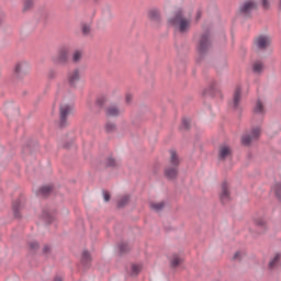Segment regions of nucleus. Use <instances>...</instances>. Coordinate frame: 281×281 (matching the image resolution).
<instances>
[{"instance_id":"nucleus-39","label":"nucleus","mask_w":281,"mask_h":281,"mask_svg":"<svg viewBox=\"0 0 281 281\" xmlns=\"http://www.w3.org/2000/svg\"><path fill=\"white\" fill-rule=\"evenodd\" d=\"M240 258H241V254L240 252H236L234 255V260H240Z\"/></svg>"},{"instance_id":"nucleus-32","label":"nucleus","mask_w":281,"mask_h":281,"mask_svg":"<svg viewBox=\"0 0 281 281\" xmlns=\"http://www.w3.org/2000/svg\"><path fill=\"white\" fill-rule=\"evenodd\" d=\"M29 247L32 251H36L38 249V244L36 241H32L29 244Z\"/></svg>"},{"instance_id":"nucleus-42","label":"nucleus","mask_w":281,"mask_h":281,"mask_svg":"<svg viewBox=\"0 0 281 281\" xmlns=\"http://www.w3.org/2000/svg\"><path fill=\"white\" fill-rule=\"evenodd\" d=\"M279 7L281 8V0H279Z\"/></svg>"},{"instance_id":"nucleus-12","label":"nucleus","mask_w":281,"mask_h":281,"mask_svg":"<svg viewBox=\"0 0 281 281\" xmlns=\"http://www.w3.org/2000/svg\"><path fill=\"white\" fill-rule=\"evenodd\" d=\"M220 159H229L232 157V148L227 145H222L218 149Z\"/></svg>"},{"instance_id":"nucleus-20","label":"nucleus","mask_w":281,"mask_h":281,"mask_svg":"<svg viewBox=\"0 0 281 281\" xmlns=\"http://www.w3.org/2000/svg\"><path fill=\"white\" fill-rule=\"evenodd\" d=\"M27 63L23 61V63H20L15 66V72H18L19 75L21 74H25V71H27Z\"/></svg>"},{"instance_id":"nucleus-9","label":"nucleus","mask_w":281,"mask_h":281,"mask_svg":"<svg viewBox=\"0 0 281 281\" xmlns=\"http://www.w3.org/2000/svg\"><path fill=\"white\" fill-rule=\"evenodd\" d=\"M257 8H258V4H256V2L248 0L241 4L239 12L244 16H249V14L252 13L254 10H256Z\"/></svg>"},{"instance_id":"nucleus-6","label":"nucleus","mask_w":281,"mask_h":281,"mask_svg":"<svg viewBox=\"0 0 281 281\" xmlns=\"http://www.w3.org/2000/svg\"><path fill=\"white\" fill-rule=\"evenodd\" d=\"M82 74L79 68H75L67 74V82L70 87H78Z\"/></svg>"},{"instance_id":"nucleus-3","label":"nucleus","mask_w":281,"mask_h":281,"mask_svg":"<svg viewBox=\"0 0 281 281\" xmlns=\"http://www.w3.org/2000/svg\"><path fill=\"white\" fill-rule=\"evenodd\" d=\"M71 111H74V105L61 103L59 108V126H67V119L71 115Z\"/></svg>"},{"instance_id":"nucleus-2","label":"nucleus","mask_w":281,"mask_h":281,"mask_svg":"<svg viewBox=\"0 0 281 281\" xmlns=\"http://www.w3.org/2000/svg\"><path fill=\"white\" fill-rule=\"evenodd\" d=\"M170 166L165 169V177L167 179H177V175H179V156H177V151H170Z\"/></svg>"},{"instance_id":"nucleus-26","label":"nucleus","mask_w":281,"mask_h":281,"mask_svg":"<svg viewBox=\"0 0 281 281\" xmlns=\"http://www.w3.org/2000/svg\"><path fill=\"white\" fill-rule=\"evenodd\" d=\"M49 192H52V186H44L40 189V194H42V196H47Z\"/></svg>"},{"instance_id":"nucleus-31","label":"nucleus","mask_w":281,"mask_h":281,"mask_svg":"<svg viewBox=\"0 0 281 281\" xmlns=\"http://www.w3.org/2000/svg\"><path fill=\"white\" fill-rule=\"evenodd\" d=\"M271 1L273 0H262L263 10H269V8H271Z\"/></svg>"},{"instance_id":"nucleus-1","label":"nucleus","mask_w":281,"mask_h":281,"mask_svg":"<svg viewBox=\"0 0 281 281\" xmlns=\"http://www.w3.org/2000/svg\"><path fill=\"white\" fill-rule=\"evenodd\" d=\"M168 23L176 32L188 34V31L192 27V15L188 14L183 9H178L175 11L173 15L168 19Z\"/></svg>"},{"instance_id":"nucleus-7","label":"nucleus","mask_w":281,"mask_h":281,"mask_svg":"<svg viewBox=\"0 0 281 281\" xmlns=\"http://www.w3.org/2000/svg\"><path fill=\"white\" fill-rule=\"evenodd\" d=\"M271 45V37L267 35H259L255 38V47L256 49H267Z\"/></svg>"},{"instance_id":"nucleus-5","label":"nucleus","mask_w":281,"mask_h":281,"mask_svg":"<svg viewBox=\"0 0 281 281\" xmlns=\"http://www.w3.org/2000/svg\"><path fill=\"white\" fill-rule=\"evenodd\" d=\"M53 60L56 65H67L69 60V48H60Z\"/></svg>"},{"instance_id":"nucleus-30","label":"nucleus","mask_w":281,"mask_h":281,"mask_svg":"<svg viewBox=\"0 0 281 281\" xmlns=\"http://www.w3.org/2000/svg\"><path fill=\"white\" fill-rule=\"evenodd\" d=\"M105 131L106 133H113L115 131V123H106Z\"/></svg>"},{"instance_id":"nucleus-35","label":"nucleus","mask_w":281,"mask_h":281,"mask_svg":"<svg viewBox=\"0 0 281 281\" xmlns=\"http://www.w3.org/2000/svg\"><path fill=\"white\" fill-rule=\"evenodd\" d=\"M125 100H126L127 104H131V102L133 101V94L127 93V94L125 95Z\"/></svg>"},{"instance_id":"nucleus-25","label":"nucleus","mask_w":281,"mask_h":281,"mask_svg":"<svg viewBox=\"0 0 281 281\" xmlns=\"http://www.w3.org/2000/svg\"><path fill=\"white\" fill-rule=\"evenodd\" d=\"M34 5V0H24L23 2V12H27V10H32Z\"/></svg>"},{"instance_id":"nucleus-29","label":"nucleus","mask_w":281,"mask_h":281,"mask_svg":"<svg viewBox=\"0 0 281 281\" xmlns=\"http://www.w3.org/2000/svg\"><path fill=\"white\" fill-rule=\"evenodd\" d=\"M130 198L128 195H123L120 200H119V207H124V205H126V203H128Z\"/></svg>"},{"instance_id":"nucleus-21","label":"nucleus","mask_w":281,"mask_h":281,"mask_svg":"<svg viewBox=\"0 0 281 281\" xmlns=\"http://www.w3.org/2000/svg\"><path fill=\"white\" fill-rule=\"evenodd\" d=\"M165 205L166 204L164 202H151L150 209L154 210V212H161Z\"/></svg>"},{"instance_id":"nucleus-22","label":"nucleus","mask_w":281,"mask_h":281,"mask_svg":"<svg viewBox=\"0 0 281 281\" xmlns=\"http://www.w3.org/2000/svg\"><path fill=\"white\" fill-rule=\"evenodd\" d=\"M13 214L15 218H21V203L19 202L13 203Z\"/></svg>"},{"instance_id":"nucleus-38","label":"nucleus","mask_w":281,"mask_h":281,"mask_svg":"<svg viewBox=\"0 0 281 281\" xmlns=\"http://www.w3.org/2000/svg\"><path fill=\"white\" fill-rule=\"evenodd\" d=\"M183 127H184L186 130L190 128V122H189L188 120H184V121H183Z\"/></svg>"},{"instance_id":"nucleus-4","label":"nucleus","mask_w":281,"mask_h":281,"mask_svg":"<svg viewBox=\"0 0 281 281\" xmlns=\"http://www.w3.org/2000/svg\"><path fill=\"white\" fill-rule=\"evenodd\" d=\"M260 127L252 128L250 133L244 134L241 136V144H244V146H249V144H254V142H257V139L260 138Z\"/></svg>"},{"instance_id":"nucleus-13","label":"nucleus","mask_w":281,"mask_h":281,"mask_svg":"<svg viewBox=\"0 0 281 281\" xmlns=\"http://www.w3.org/2000/svg\"><path fill=\"white\" fill-rule=\"evenodd\" d=\"M281 262V254L276 252L269 261V269H278Z\"/></svg>"},{"instance_id":"nucleus-11","label":"nucleus","mask_w":281,"mask_h":281,"mask_svg":"<svg viewBox=\"0 0 281 281\" xmlns=\"http://www.w3.org/2000/svg\"><path fill=\"white\" fill-rule=\"evenodd\" d=\"M149 21L153 23H160L161 22V12L159 9H150L147 13Z\"/></svg>"},{"instance_id":"nucleus-41","label":"nucleus","mask_w":281,"mask_h":281,"mask_svg":"<svg viewBox=\"0 0 281 281\" xmlns=\"http://www.w3.org/2000/svg\"><path fill=\"white\" fill-rule=\"evenodd\" d=\"M54 281H63V279L60 277H57Z\"/></svg>"},{"instance_id":"nucleus-24","label":"nucleus","mask_w":281,"mask_h":281,"mask_svg":"<svg viewBox=\"0 0 281 281\" xmlns=\"http://www.w3.org/2000/svg\"><path fill=\"white\" fill-rule=\"evenodd\" d=\"M81 262L83 265H89L91 262V255H89V251L85 250L81 256Z\"/></svg>"},{"instance_id":"nucleus-36","label":"nucleus","mask_w":281,"mask_h":281,"mask_svg":"<svg viewBox=\"0 0 281 281\" xmlns=\"http://www.w3.org/2000/svg\"><path fill=\"white\" fill-rule=\"evenodd\" d=\"M108 166H115V160L113 158H108Z\"/></svg>"},{"instance_id":"nucleus-34","label":"nucleus","mask_w":281,"mask_h":281,"mask_svg":"<svg viewBox=\"0 0 281 281\" xmlns=\"http://www.w3.org/2000/svg\"><path fill=\"white\" fill-rule=\"evenodd\" d=\"M103 199L106 203H109V201H111V194L109 192H104L103 193Z\"/></svg>"},{"instance_id":"nucleus-28","label":"nucleus","mask_w":281,"mask_h":281,"mask_svg":"<svg viewBox=\"0 0 281 281\" xmlns=\"http://www.w3.org/2000/svg\"><path fill=\"white\" fill-rule=\"evenodd\" d=\"M273 192L277 196V199H279V201H281V183H277L274 187H273Z\"/></svg>"},{"instance_id":"nucleus-16","label":"nucleus","mask_w":281,"mask_h":281,"mask_svg":"<svg viewBox=\"0 0 281 281\" xmlns=\"http://www.w3.org/2000/svg\"><path fill=\"white\" fill-rule=\"evenodd\" d=\"M105 113L109 117H117V115H120L122 111L120 110V108L112 105L105 110Z\"/></svg>"},{"instance_id":"nucleus-14","label":"nucleus","mask_w":281,"mask_h":281,"mask_svg":"<svg viewBox=\"0 0 281 281\" xmlns=\"http://www.w3.org/2000/svg\"><path fill=\"white\" fill-rule=\"evenodd\" d=\"M243 93V90L240 87L236 88L234 95H233V106L234 109H238L240 106V95Z\"/></svg>"},{"instance_id":"nucleus-19","label":"nucleus","mask_w":281,"mask_h":281,"mask_svg":"<svg viewBox=\"0 0 281 281\" xmlns=\"http://www.w3.org/2000/svg\"><path fill=\"white\" fill-rule=\"evenodd\" d=\"M252 71L255 74H262V71H265V64L262 61H255L252 65Z\"/></svg>"},{"instance_id":"nucleus-27","label":"nucleus","mask_w":281,"mask_h":281,"mask_svg":"<svg viewBox=\"0 0 281 281\" xmlns=\"http://www.w3.org/2000/svg\"><path fill=\"white\" fill-rule=\"evenodd\" d=\"M81 59H82V52L75 50L72 54V61L80 63Z\"/></svg>"},{"instance_id":"nucleus-15","label":"nucleus","mask_w":281,"mask_h":281,"mask_svg":"<svg viewBox=\"0 0 281 281\" xmlns=\"http://www.w3.org/2000/svg\"><path fill=\"white\" fill-rule=\"evenodd\" d=\"M255 225L260 229V234L267 232V220L265 217L255 218Z\"/></svg>"},{"instance_id":"nucleus-8","label":"nucleus","mask_w":281,"mask_h":281,"mask_svg":"<svg viewBox=\"0 0 281 281\" xmlns=\"http://www.w3.org/2000/svg\"><path fill=\"white\" fill-rule=\"evenodd\" d=\"M210 45H212V41L210 40V34H202L199 45H198V50L200 54H205L206 50L210 49Z\"/></svg>"},{"instance_id":"nucleus-18","label":"nucleus","mask_w":281,"mask_h":281,"mask_svg":"<svg viewBox=\"0 0 281 281\" xmlns=\"http://www.w3.org/2000/svg\"><path fill=\"white\" fill-rule=\"evenodd\" d=\"M142 272V265H137V263H133L131 265V268H130V276H132L133 278L139 276V273Z\"/></svg>"},{"instance_id":"nucleus-23","label":"nucleus","mask_w":281,"mask_h":281,"mask_svg":"<svg viewBox=\"0 0 281 281\" xmlns=\"http://www.w3.org/2000/svg\"><path fill=\"white\" fill-rule=\"evenodd\" d=\"M255 113H260L262 115V113H265V105L262 104L261 101H257L255 109H254Z\"/></svg>"},{"instance_id":"nucleus-17","label":"nucleus","mask_w":281,"mask_h":281,"mask_svg":"<svg viewBox=\"0 0 281 281\" xmlns=\"http://www.w3.org/2000/svg\"><path fill=\"white\" fill-rule=\"evenodd\" d=\"M182 262H183V259L179 257V255H172L170 258V267L172 269H177V267H179V265H181Z\"/></svg>"},{"instance_id":"nucleus-33","label":"nucleus","mask_w":281,"mask_h":281,"mask_svg":"<svg viewBox=\"0 0 281 281\" xmlns=\"http://www.w3.org/2000/svg\"><path fill=\"white\" fill-rule=\"evenodd\" d=\"M89 32H91V27L87 24L82 25V33L83 34H89Z\"/></svg>"},{"instance_id":"nucleus-10","label":"nucleus","mask_w":281,"mask_h":281,"mask_svg":"<svg viewBox=\"0 0 281 281\" xmlns=\"http://www.w3.org/2000/svg\"><path fill=\"white\" fill-rule=\"evenodd\" d=\"M220 200L222 203H229L231 195H229V184L227 182L222 183L220 190Z\"/></svg>"},{"instance_id":"nucleus-37","label":"nucleus","mask_w":281,"mask_h":281,"mask_svg":"<svg viewBox=\"0 0 281 281\" xmlns=\"http://www.w3.org/2000/svg\"><path fill=\"white\" fill-rule=\"evenodd\" d=\"M127 248H128V246H127L126 244H122V245L120 246V250H121L122 252L126 251Z\"/></svg>"},{"instance_id":"nucleus-40","label":"nucleus","mask_w":281,"mask_h":281,"mask_svg":"<svg viewBox=\"0 0 281 281\" xmlns=\"http://www.w3.org/2000/svg\"><path fill=\"white\" fill-rule=\"evenodd\" d=\"M49 246H44V252L47 254V251H49Z\"/></svg>"}]
</instances>
